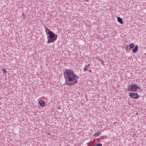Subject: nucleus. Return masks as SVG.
I'll list each match as a JSON object with an SVG mask.
<instances>
[{
	"instance_id": "3",
	"label": "nucleus",
	"mask_w": 146,
	"mask_h": 146,
	"mask_svg": "<svg viewBox=\"0 0 146 146\" xmlns=\"http://www.w3.org/2000/svg\"><path fill=\"white\" fill-rule=\"evenodd\" d=\"M140 87L136 84H133L129 86L127 90L128 91L136 92L138 89H139Z\"/></svg>"
},
{
	"instance_id": "1",
	"label": "nucleus",
	"mask_w": 146,
	"mask_h": 146,
	"mask_svg": "<svg viewBox=\"0 0 146 146\" xmlns=\"http://www.w3.org/2000/svg\"><path fill=\"white\" fill-rule=\"evenodd\" d=\"M66 84L68 86H72L77 82L78 77L72 70H66L64 72Z\"/></svg>"
},
{
	"instance_id": "11",
	"label": "nucleus",
	"mask_w": 146,
	"mask_h": 146,
	"mask_svg": "<svg viewBox=\"0 0 146 146\" xmlns=\"http://www.w3.org/2000/svg\"><path fill=\"white\" fill-rule=\"evenodd\" d=\"M95 146H102V145L101 144L99 143L97 145H96Z\"/></svg>"
},
{
	"instance_id": "8",
	"label": "nucleus",
	"mask_w": 146,
	"mask_h": 146,
	"mask_svg": "<svg viewBox=\"0 0 146 146\" xmlns=\"http://www.w3.org/2000/svg\"><path fill=\"white\" fill-rule=\"evenodd\" d=\"M101 133V132H97V133L95 134L94 136L95 137L98 136Z\"/></svg>"
},
{
	"instance_id": "6",
	"label": "nucleus",
	"mask_w": 146,
	"mask_h": 146,
	"mask_svg": "<svg viewBox=\"0 0 146 146\" xmlns=\"http://www.w3.org/2000/svg\"><path fill=\"white\" fill-rule=\"evenodd\" d=\"M138 50V46L136 45L135 46V47L133 49L132 52L133 53H135L137 52Z\"/></svg>"
},
{
	"instance_id": "9",
	"label": "nucleus",
	"mask_w": 146,
	"mask_h": 146,
	"mask_svg": "<svg viewBox=\"0 0 146 146\" xmlns=\"http://www.w3.org/2000/svg\"><path fill=\"white\" fill-rule=\"evenodd\" d=\"M129 46L131 48H133L134 46V45L133 43H130L129 44Z\"/></svg>"
},
{
	"instance_id": "12",
	"label": "nucleus",
	"mask_w": 146,
	"mask_h": 146,
	"mask_svg": "<svg viewBox=\"0 0 146 146\" xmlns=\"http://www.w3.org/2000/svg\"><path fill=\"white\" fill-rule=\"evenodd\" d=\"M84 71H85V68L84 69Z\"/></svg>"
},
{
	"instance_id": "2",
	"label": "nucleus",
	"mask_w": 146,
	"mask_h": 146,
	"mask_svg": "<svg viewBox=\"0 0 146 146\" xmlns=\"http://www.w3.org/2000/svg\"><path fill=\"white\" fill-rule=\"evenodd\" d=\"M45 30L47 35V42L51 43L55 41L57 38L58 35L47 28H45Z\"/></svg>"
},
{
	"instance_id": "4",
	"label": "nucleus",
	"mask_w": 146,
	"mask_h": 146,
	"mask_svg": "<svg viewBox=\"0 0 146 146\" xmlns=\"http://www.w3.org/2000/svg\"><path fill=\"white\" fill-rule=\"evenodd\" d=\"M130 97L133 99H137L139 98L138 94L137 93L131 92L129 93Z\"/></svg>"
},
{
	"instance_id": "10",
	"label": "nucleus",
	"mask_w": 146,
	"mask_h": 146,
	"mask_svg": "<svg viewBox=\"0 0 146 146\" xmlns=\"http://www.w3.org/2000/svg\"><path fill=\"white\" fill-rule=\"evenodd\" d=\"M2 70V71H3V73H7V71H6V70L4 68H3Z\"/></svg>"
},
{
	"instance_id": "5",
	"label": "nucleus",
	"mask_w": 146,
	"mask_h": 146,
	"mask_svg": "<svg viewBox=\"0 0 146 146\" xmlns=\"http://www.w3.org/2000/svg\"><path fill=\"white\" fill-rule=\"evenodd\" d=\"M39 103L40 105L42 106H44L45 104L44 102L42 100H39Z\"/></svg>"
},
{
	"instance_id": "7",
	"label": "nucleus",
	"mask_w": 146,
	"mask_h": 146,
	"mask_svg": "<svg viewBox=\"0 0 146 146\" xmlns=\"http://www.w3.org/2000/svg\"><path fill=\"white\" fill-rule=\"evenodd\" d=\"M117 21L118 22L120 23L121 24H123V22L122 21V18L119 17H117Z\"/></svg>"
}]
</instances>
